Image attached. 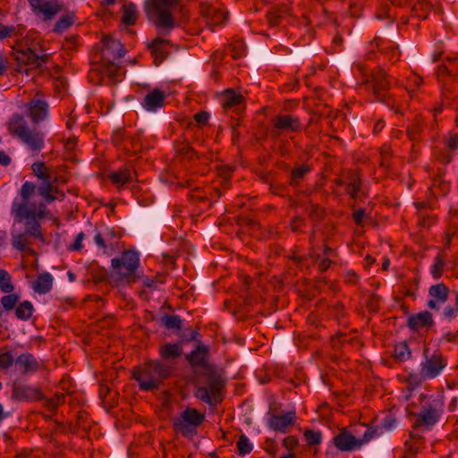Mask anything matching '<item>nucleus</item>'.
Wrapping results in <instances>:
<instances>
[{
	"instance_id": "4d7b16f0",
	"label": "nucleus",
	"mask_w": 458,
	"mask_h": 458,
	"mask_svg": "<svg viewBox=\"0 0 458 458\" xmlns=\"http://www.w3.org/2000/svg\"><path fill=\"white\" fill-rule=\"evenodd\" d=\"M396 425V420L395 418L391 414H386L382 421V428L387 431L392 430L394 428H395Z\"/></svg>"
},
{
	"instance_id": "e433bc0d",
	"label": "nucleus",
	"mask_w": 458,
	"mask_h": 458,
	"mask_svg": "<svg viewBox=\"0 0 458 458\" xmlns=\"http://www.w3.org/2000/svg\"><path fill=\"white\" fill-rule=\"evenodd\" d=\"M75 21V17L73 14H66L59 19V21L55 23L53 32L56 34H62L65 30H67L72 25H73Z\"/></svg>"
},
{
	"instance_id": "412c9836",
	"label": "nucleus",
	"mask_w": 458,
	"mask_h": 458,
	"mask_svg": "<svg viewBox=\"0 0 458 458\" xmlns=\"http://www.w3.org/2000/svg\"><path fill=\"white\" fill-rule=\"evenodd\" d=\"M47 55H38L30 48L18 51L15 56L19 65H29L31 68H38L46 62Z\"/></svg>"
},
{
	"instance_id": "f03ea898",
	"label": "nucleus",
	"mask_w": 458,
	"mask_h": 458,
	"mask_svg": "<svg viewBox=\"0 0 458 458\" xmlns=\"http://www.w3.org/2000/svg\"><path fill=\"white\" fill-rule=\"evenodd\" d=\"M173 366L159 361L149 360L133 369V378L142 391H153L160 387L171 377Z\"/></svg>"
},
{
	"instance_id": "423d86ee",
	"label": "nucleus",
	"mask_w": 458,
	"mask_h": 458,
	"mask_svg": "<svg viewBox=\"0 0 458 458\" xmlns=\"http://www.w3.org/2000/svg\"><path fill=\"white\" fill-rule=\"evenodd\" d=\"M11 235L13 247L20 251H27L29 253H34L29 247L31 244L32 239L42 242L45 241L41 233L40 224L36 219L25 222H19L18 220L13 222Z\"/></svg>"
},
{
	"instance_id": "a878e982",
	"label": "nucleus",
	"mask_w": 458,
	"mask_h": 458,
	"mask_svg": "<svg viewBox=\"0 0 458 458\" xmlns=\"http://www.w3.org/2000/svg\"><path fill=\"white\" fill-rule=\"evenodd\" d=\"M27 114L34 123L44 120L47 114V104L40 99H32L29 104Z\"/></svg>"
},
{
	"instance_id": "1a4fd4ad",
	"label": "nucleus",
	"mask_w": 458,
	"mask_h": 458,
	"mask_svg": "<svg viewBox=\"0 0 458 458\" xmlns=\"http://www.w3.org/2000/svg\"><path fill=\"white\" fill-rule=\"evenodd\" d=\"M446 366L447 360L440 351L431 352L428 347H424L420 369L426 376V378L430 380L437 377Z\"/></svg>"
},
{
	"instance_id": "680f3d73",
	"label": "nucleus",
	"mask_w": 458,
	"mask_h": 458,
	"mask_svg": "<svg viewBox=\"0 0 458 458\" xmlns=\"http://www.w3.org/2000/svg\"><path fill=\"white\" fill-rule=\"evenodd\" d=\"M298 443V439L294 436H289L284 439L283 445L288 450H293Z\"/></svg>"
},
{
	"instance_id": "bf43d9fd",
	"label": "nucleus",
	"mask_w": 458,
	"mask_h": 458,
	"mask_svg": "<svg viewBox=\"0 0 458 458\" xmlns=\"http://www.w3.org/2000/svg\"><path fill=\"white\" fill-rule=\"evenodd\" d=\"M305 221L301 216H294L290 222V229L293 232H300L301 228L304 225Z\"/></svg>"
},
{
	"instance_id": "e2e57ef3",
	"label": "nucleus",
	"mask_w": 458,
	"mask_h": 458,
	"mask_svg": "<svg viewBox=\"0 0 458 458\" xmlns=\"http://www.w3.org/2000/svg\"><path fill=\"white\" fill-rule=\"evenodd\" d=\"M209 119V114L207 112H199L194 114V120L199 125H205Z\"/></svg>"
},
{
	"instance_id": "a211bd4d",
	"label": "nucleus",
	"mask_w": 458,
	"mask_h": 458,
	"mask_svg": "<svg viewBox=\"0 0 458 458\" xmlns=\"http://www.w3.org/2000/svg\"><path fill=\"white\" fill-rule=\"evenodd\" d=\"M200 13L209 26L223 24L228 18V12H223L208 2L200 4Z\"/></svg>"
},
{
	"instance_id": "69168bd1",
	"label": "nucleus",
	"mask_w": 458,
	"mask_h": 458,
	"mask_svg": "<svg viewBox=\"0 0 458 458\" xmlns=\"http://www.w3.org/2000/svg\"><path fill=\"white\" fill-rule=\"evenodd\" d=\"M453 70L450 69L446 64L439 65L437 70V77L440 80L445 74H452Z\"/></svg>"
},
{
	"instance_id": "79ce46f5",
	"label": "nucleus",
	"mask_w": 458,
	"mask_h": 458,
	"mask_svg": "<svg viewBox=\"0 0 458 458\" xmlns=\"http://www.w3.org/2000/svg\"><path fill=\"white\" fill-rule=\"evenodd\" d=\"M161 322L169 330H179L182 327V320L178 315H165L161 318Z\"/></svg>"
},
{
	"instance_id": "72a5a7b5",
	"label": "nucleus",
	"mask_w": 458,
	"mask_h": 458,
	"mask_svg": "<svg viewBox=\"0 0 458 458\" xmlns=\"http://www.w3.org/2000/svg\"><path fill=\"white\" fill-rule=\"evenodd\" d=\"M449 289L443 284H437L430 286L428 294L431 298L438 301L439 303H445L448 299Z\"/></svg>"
},
{
	"instance_id": "a18cd8bd",
	"label": "nucleus",
	"mask_w": 458,
	"mask_h": 458,
	"mask_svg": "<svg viewBox=\"0 0 458 458\" xmlns=\"http://www.w3.org/2000/svg\"><path fill=\"white\" fill-rule=\"evenodd\" d=\"M237 448L239 454L245 455L252 451L253 445L250 442V439L247 437V436L242 434L240 436L239 440L237 441Z\"/></svg>"
},
{
	"instance_id": "393cba45",
	"label": "nucleus",
	"mask_w": 458,
	"mask_h": 458,
	"mask_svg": "<svg viewBox=\"0 0 458 458\" xmlns=\"http://www.w3.org/2000/svg\"><path fill=\"white\" fill-rule=\"evenodd\" d=\"M16 369L22 373H33L38 368L37 360L30 353H22L18 356L14 362Z\"/></svg>"
},
{
	"instance_id": "cd10ccee",
	"label": "nucleus",
	"mask_w": 458,
	"mask_h": 458,
	"mask_svg": "<svg viewBox=\"0 0 458 458\" xmlns=\"http://www.w3.org/2000/svg\"><path fill=\"white\" fill-rule=\"evenodd\" d=\"M159 354L165 360H174L182 354V348L180 344L166 343L160 346Z\"/></svg>"
},
{
	"instance_id": "dca6fc26",
	"label": "nucleus",
	"mask_w": 458,
	"mask_h": 458,
	"mask_svg": "<svg viewBox=\"0 0 458 458\" xmlns=\"http://www.w3.org/2000/svg\"><path fill=\"white\" fill-rule=\"evenodd\" d=\"M33 13L43 21H52L63 9L62 3L54 0H28Z\"/></svg>"
},
{
	"instance_id": "5fc2aeb1",
	"label": "nucleus",
	"mask_w": 458,
	"mask_h": 458,
	"mask_svg": "<svg viewBox=\"0 0 458 458\" xmlns=\"http://www.w3.org/2000/svg\"><path fill=\"white\" fill-rule=\"evenodd\" d=\"M15 362V360L11 352H4L0 354V368L1 369H8L13 363Z\"/></svg>"
},
{
	"instance_id": "c9c22d12",
	"label": "nucleus",
	"mask_w": 458,
	"mask_h": 458,
	"mask_svg": "<svg viewBox=\"0 0 458 458\" xmlns=\"http://www.w3.org/2000/svg\"><path fill=\"white\" fill-rule=\"evenodd\" d=\"M449 184L442 178L437 177L433 184L428 188L429 192L435 197L445 196L449 191Z\"/></svg>"
},
{
	"instance_id": "9b49d317",
	"label": "nucleus",
	"mask_w": 458,
	"mask_h": 458,
	"mask_svg": "<svg viewBox=\"0 0 458 458\" xmlns=\"http://www.w3.org/2000/svg\"><path fill=\"white\" fill-rule=\"evenodd\" d=\"M120 234L114 228L102 227L97 228L93 237V242L97 247L98 254L111 256L118 247Z\"/></svg>"
},
{
	"instance_id": "f3484780",
	"label": "nucleus",
	"mask_w": 458,
	"mask_h": 458,
	"mask_svg": "<svg viewBox=\"0 0 458 458\" xmlns=\"http://www.w3.org/2000/svg\"><path fill=\"white\" fill-rule=\"evenodd\" d=\"M371 50L365 55V60H370L372 58V52L374 48H377L383 55H385L388 60L392 63L398 61L400 57V51L395 43L390 40H385L378 37H376L372 42H370Z\"/></svg>"
},
{
	"instance_id": "5701e85b",
	"label": "nucleus",
	"mask_w": 458,
	"mask_h": 458,
	"mask_svg": "<svg viewBox=\"0 0 458 458\" xmlns=\"http://www.w3.org/2000/svg\"><path fill=\"white\" fill-rule=\"evenodd\" d=\"M165 94L158 89H153L144 98L142 106L149 112H156L165 104Z\"/></svg>"
},
{
	"instance_id": "473e14b6",
	"label": "nucleus",
	"mask_w": 458,
	"mask_h": 458,
	"mask_svg": "<svg viewBox=\"0 0 458 458\" xmlns=\"http://www.w3.org/2000/svg\"><path fill=\"white\" fill-rule=\"evenodd\" d=\"M134 174L135 172L131 171L128 168H124L112 173L109 177L113 183L120 187L122 185L131 182L132 181Z\"/></svg>"
},
{
	"instance_id": "de8ad7c7",
	"label": "nucleus",
	"mask_w": 458,
	"mask_h": 458,
	"mask_svg": "<svg viewBox=\"0 0 458 458\" xmlns=\"http://www.w3.org/2000/svg\"><path fill=\"white\" fill-rule=\"evenodd\" d=\"M20 300L16 293H9L1 298V304L5 310H12Z\"/></svg>"
},
{
	"instance_id": "864d4df0",
	"label": "nucleus",
	"mask_w": 458,
	"mask_h": 458,
	"mask_svg": "<svg viewBox=\"0 0 458 458\" xmlns=\"http://www.w3.org/2000/svg\"><path fill=\"white\" fill-rule=\"evenodd\" d=\"M35 191V185L32 182H26L21 191L22 199H30V197Z\"/></svg>"
},
{
	"instance_id": "f8f14e48",
	"label": "nucleus",
	"mask_w": 458,
	"mask_h": 458,
	"mask_svg": "<svg viewBox=\"0 0 458 458\" xmlns=\"http://www.w3.org/2000/svg\"><path fill=\"white\" fill-rule=\"evenodd\" d=\"M45 206L43 203H32L30 199H21V202H13L12 212L14 215L13 222H24L23 220H32L42 218L44 216Z\"/></svg>"
},
{
	"instance_id": "c03bdc74",
	"label": "nucleus",
	"mask_w": 458,
	"mask_h": 458,
	"mask_svg": "<svg viewBox=\"0 0 458 458\" xmlns=\"http://www.w3.org/2000/svg\"><path fill=\"white\" fill-rule=\"evenodd\" d=\"M14 286L11 282L10 274L4 270L0 269V290L3 293H10L13 291Z\"/></svg>"
},
{
	"instance_id": "39448f33",
	"label": "nucleus",
	"mask_w": 458,
	"mask_h": 458,
	"mask_svg": "<svg viewBox=\"0 0 458 458\" xmlns=\"http://www.w3.org/2000/svg\"><path fill=\"white\" fill-rule=\"evenodd\" d=\"M352 71L358 72L363 80L360 85L365 86L366 89L372 93L375 99L379 102H386L391 108H394V105L391 106V99L386 100L387 92L389 89V81L387 74L382 70L369 72L368 67L361 62H357L352 65Z\"/></svg>"
},
{
	"instance_id": "aec40b11",
	"label": "nucleus",
	"mask_w": 458,
	"mask_h": 458,
	"mask_svg": "<svg viewBox=\"0 0 458 458\" xmlns=\"http://www.w3.org/2000/svg\"><path fill=\"white\" fill-rule=\"evenodd\" d=\"M41 398L40 392L30 386L21 383H13L12 389V399L19 402L31 401Z\"/></svg>"
},
{
	"instance_id": "6ab92c4d",
	"label": "nucleus",
	"mask_w": 458,
	"mask_h": 458,
	"mask_svg": "<svg viewBox=\"0 0 458 458\" xmlns=\"http://www.w3.org/2000/svg\"><path fill=\"white\" fill-rule=\"evenodd\" d=\"M296 420L294 411H290L282 415H272L268 420V427L277 432L285 433Z\"/></svg>"
},
{
	"instance_id": "6e6d98bb",
	"label": "nucleus",
	"mask_w": 458,
	"mask_h": 458,
	"mask_svg": "<svg viewBox=\"0 0 458 458\" xmlns=\"http://www.w3.org/2000/svg\"><path fill=\"white\" fill-rule=\"evenodd\" d=\"M232 52V56L234 59L241 58L244 54V49L242 42H236L229 47Z\"/></svg>"
},
{
	"instance_id": "ddd939ff",
	"label": "nucleus",
	"mask_w": 458,
	"mask_h": 458,
	"mask_svg": "<svg viewBox=\"0 0 458 458\" xmlns=\"http://www.w3.org/2000/svg\"><path fill=\"white\" fill-rule=\"evenodd\" d=\"M272 125L273 130L271 132L275 137L298 133L303 129L300 118L291 114H280L276 115L272 121Z\"/></svg>"
},
{
	"instance_id": "4c0bfd02",
	"label": "nucleus",
	"mask_w": 458,
	"mask_h": 458,
	"mask_svg": "<svg viewBox=\"0 0 458 458\" xmlns=\"http://www.w3.org/2000/svg\"><path fill=\"white\" fill-rule=\"evenodd\" d=\"M33 310L31 302L24 301L16 308L15 314L19 319L27 320L32 316Z\"/></svg>"
},
{
	"instance_id": "603ef678",
	"label": "nucleus",
	"mask_w": 458,
	"mask_h": 458,
	"mask_svg": "<svg viewBox=\"0 0 458 458\" xmlns=\"http://www.w3.org/2000/svg\"><path fill=\"white\" fill-rule=\"evenodd\" d=\"M458 314V294H456L455 302L454 305L446 306L443 310L445 318L452 320L456 318Z\"/></svg>"
},
{
	"instance_id": "20e7f679",
	"label": "nucleus",
	"mask_w": 458,
	"mask_h": 458,
	"mask_svg": "<svg viewBox=\"0 0 458 458\" xmlns=\"http://www.w3.org/2000/svg\"><path fill=\"white\" fill-rule=\"evenodd\" d=\"M443 407L444 403L441 399L432 395L425 398L420 411L413 415L414 421L411 437L415 440H421L422 433L430 430L439 420Z\"/></svg>"
},
{
	"instance_id": "774afa93",
	"label": "nucleus",
	"mask_w": 458,
	"mask_h": 458,
	"mask_svg": "<svg viewBox=\"0 0 458 458\" xmlns=\"http://www.w3.org/2000/svg\"><path fill=\"white\" fill-rule=\"evenodd\" d=\"M409 86L410 87H415V88H419L420 85L423 84V80L421 77H420L419 75L417 74H414L412 76H411L409 78Z\"/></svg>"
},
{
	"instance_id": "c85d7f7f",
	"label": "nucleus",
	"mask_w": 458,
	"mask_h": 458,
	"mask_svg": "<svg viewBox=\"0 0 458 458\" xmlns=\"http://www.w3.org/2000/svg\"><path fill=\"white\" fill-rule=\"evenodd\" d=\"M165 44H168V40L161 38H157L148 44V47L152 50L154 62L157 65L160 64L166 57V52L163 48Z\"/></svg>"
},
{
	"instance_id": "2eb2a0df",
	"label": "nucleus",
	"mask_w": 458,
	"mask_h": 458,
	"mask_svg": "<svg viewBox=\"0 0 458 458\" xmlns=\"http://www.w3.org/2000/svg\"><path fill=\"white\" fill-rule=\"evenodd\" d=\"M139 263L138 253L134 250H126L120 258L112 259V268L121 277H129L135 273Z\"/></svg>"
},
{
	"instance_id": "4468645a",
	"label": "nucleus",
	"mask_w": 458,
	"mask_h": 458,
	"mask_svg": "<svg viewBox=\"0 0 458 458\" xmlns=\"http://www.w3.org/2000/svg\"><path fill=\"white\" fill-rule=\"evenodd\" d=\"M223 387V379L219 376L211 375L208 377L206 386L197 388L196 396L208 404L216 405L221 401L220 392Z\"/></svg>"
},
{
	"instance_id": "052dcab7",
	"label": "nucleus",
	"mask_w": 458,
	"mask_h": 458,
	"mask_svg": "<svg viewBox=\"0 0 458 458\" xmlns=\"http://www.w3.org/2000/svg\"><path fill=\"white\" fill-rule=\"evenodd\" d=\"M445 145L451 150L458 148V134H453L445 138Z\"/></svg>"
},
{
	"instance_id": "49530a36",
	"label": "nucleus",
	"mask_w": 458,
	"mask_h": 458,
	"mask_svg": "<svg viewBox=\"0 0 458 458\" xmlns=\"http://www.w3.org/2000/svg\"><path fill=\"white\" fill-rule=\"evenodd\" d=\"M425 380H429L426 378V376L423 375V372L420 369L419 373H410L406 377V382L409 386L415 388L420 386Z\"/></svg>"
},
{
	"instance_id": "09e8293b",
	"label": "nucleus",
	"mask_w": 458,
	"mask_h": 458,
	"mask_svg": "<svg viewBox=\"0 0 458 458\" xmlns=\"http://www.w3.org/2000/svg\"><path fill=\"white\" fill-rule=\"evenodd\" d=\"M206 352L204 348L198 347L189 356V360L193 365H201L205 361Z\"/></svg>"
},
{
	"instance_id": "58836bf2",
	"label": "nucleus",
	"mask_w": 458,
	"mask_h": 458,
	"mask_svg": "<svg viewBox=\"0 0 458 458\" xmlns=\"http://www.w3.org/2000/svg\"><path fill=\"white\" fill-rule=\"evenodd\" d=\"M394 357L399 361H404L410 359L411 351L408 344L405 342L397 344L394 349Z\"/></svg>"
},
{
	"instance_id": "2f4dec72",
	"label": "nucleus",
	"mask_w": 458,
	"mask_h": 458,
	"mask_svg": "<svg viewBox=\"0 0 458 458\" xmlns=\"http://www.w3.org/2000/svg\"><path fill=\"white\" fill-rule=\"evenodd\" d=\"M55 180V176H50L49 178H46L43 180L42 184L38 187V193L47 201H53L56 199L52 193L57 192L55 186L54 185V182Z\"/></svg>"
},
{
	"instance_id": "8fccbe9b",
	"label": "nucleus",
	"mask_w": 458,
	"mask_h": 458,
	"mask_svg": "<svg viewBox=\"0 0 458 458\" xmlns=\"http://www.w3.org/2000/svg\"><path fill=\"white\" fill-rule=\"evenodd\" d=\"M32 170L35 175L41 180H44L46 178L47 179L50 176H52V174L49 173L48 169L43 162L34 163L32 165Z\"/></svg>"
},
{
	"instance_id": "9d476101",
	"label": "nucleus",
	"mask_w": 458,
	"mask_h": 458,
	"mask_svg": "<svg viewBox=\"0 0 458 458\" xmlns=\"http://www.w3.org/2000/svg\"><path fill=\"white\" fill-rule=\"evenodd\" d=\"M376 436V430L368 428L363 434L362 438H356L346 429H342L333 437V443L335 447L342 452H351L360 449L361 446L369 442Z\"/></svg>"
},
{
	"instance_id": "338daca9",
	"label": "nucleus",
	"mask_w": 458,
	"mask_h": 458,
	"mask_svg": "<svg viewBox=\"0 0 458 458\" xmlns=\"http://www.w3.org/2000/svg\"><path fill=\"white\" fill-rule=\"evenodd\" d=\"M123 137H124L123 131V130H117V131H114V133L112 135V141L115 145H121L122 142H123Z\"/></svg>"
},
{
	"instance_id": "0eeeda50",
	"label": "nucleus",
	"mask_w": 458,
	"mask_h": 458,
	"mask_svg": "<svg viewBox=\"0 0 458 458\" xmlns=\"http://www.w3.org/2000/svg\"><path fill=\"white\" fill-rule=\"evenodd\" d=\"M9 131L25 143L30 150H40L44 146L43 135L37 131H30L21 114L13 115L9 123Z\"/></svg>"
},
{
	"instance_id": "f704fd0d",
	"label": "nucleus",
	"mask_w": 458,
	"mask_h": 458,
	"mask_svg": "<svg viewBox=\"0 0 458 458\" xmlns=\"http://www.w3.org/2000/svg\"><path fill=\"white\" fill-rule=\"evenodd\" d=\"M288 7L286 4L274 6L267 13V21L270 26L275 27L280 23V20L284 14L287 13Z\"/></svg>"
},
{
	"instance_id": "b1692460",
	"label": "nucleus",
	"mask_w": 458,
	"mask_h": 458,
	"mask_svg": "<svg viewBox=\"0 0 458 458\" xmlns=\"http://www.w3.org/2000/svg\"><path fill=\"white\" fill-rule=\"evenodd\" d=\"M407 325L410 329L418 331L434 325L432 314L429 311H422L409 317Z\"/></svg>"
},
{
	"instance_id": "f257e3e1",
	"label": "nucleus",
	"mask_w": 458,
	"mask_h": 458,
	"mask_svg": "<svg viewBox=\"0 0 458 458\" xmlns=\"http://www.w3.org/2000/svg\"><path fill=\"white\" fill-rule=\"evenodd\" d=\"M125 54L126 50L119 40L109 35H102L99 42L91 49L88 81L98 85L106 77L113 83L121 81L126 73L120 64Z\"/></svg>"
},
{
	"instance_id": "37998d69",
	"label": "nucleus",
	"mask_w": 458,
	"mask_h": 458,
	"mask_svg": "<svg viewBox=\"0 0 458 458\" xmlns=\"http://www.w3.org/2000/svg\"><path fill=\"white\" fill-rule=\"evenodd\" d=\"M88 270H89L92 280L95 283L101 282L106 278V270L102 267H98L95 263H91L89 266H88Z\"/></svg>"
},
{
	"instance_id": "7ed1b4c3",
	"label": "nucleus",
	"mask_w": 458,
	"mask_h": 458,
	"mask_svg": "<svg viewBox=\"0 0 458 458\" xmlns=\"http://www.w3.org/2000/svg\"><path fill=\"white\" fill-rule=\"evenodd\" d=\"M179 4L180 0H146L144 8L148 21L163 30L162 34L168 35L175 27L174 13Z\"/></svg>"
},
{
	"instance_id": "bb28decb",
	"label": "nucleus",
	"mask_w": 458,
	"mask_h": 458,
	"mask_svg": "<svg viewBox=\"0 0 458 458\" xmlns=\"http://www.w3.org/2000/svg\"><path fill=\"white\" fill-rule=\"evenodd\" d=\"M360 180L359 174L357 172H351L347 174L346 177L339 179L337 183L339 185H344L347 193L352 199H356L358 197V192L360 191Z\"/></svg>"
},
{
	"instance_id": "3c124183",
	"label": "nucleus",
	"mask_w": 458,
	"mask_h": 458,
	"mask_svg": "<svg viewBox=\"0 0 458 458\" xmlns=\"http://www.w3.org/2000/svg\"><path fill=\"white\" fill-rule=\"evenodd\" d=\"M305 440L310 445H317L321 443L322 434L320 431L307 429L304 432Z\"/></svg>"
},
{
	"instance_id": "c756f323",
	"label": "nucleus",
	"mask_w": 458,
	"mask_h": 458,
	"mask_svg": "<svg viewBox=\"0 0 458 458\" xmlns=\"http://www.w3.org/2000/svg\"><path fill=\"white\" fill-rule=\"evenodd\" d=\"M53 285V277L49 273H43L39 275L37 280L33 283V290L39 293L45 294L48 293Z\"/></svg>"
},
{
	"instance_id": "6e6552de",
	"label": "nucleus",
	"mask_w": 458,
	"mask_h": 458,
	"mask_svg": "<svg viewBox=\"0 0 458 458\" xmlns=\"http://www.w3.org/2000/svg\"><path fill=\"white\" fill-rule=\"evenodd\" d=\"M205 416L194 408H186L173 420V426L177 433L183 437L196 434L198 427L203 422Z\"/></svg>"
},
{
	"instance_id": "7c9ffc66",
	"label": "nucleus",
	"mask_w": 458,
	"mask_h": 458,
	"mask_svg": "<svg viewBox=\"0 0 458 458\" xmlns=\"http://www.w3.org/2000/svg\"><path fill=\"white\" fill-rule=\"evenodd\" d=\"M138 19V12L133 3H126L122 7V22L125 26H132Z\"/></svg>"
},
{
	"instance_id": "0e129e2a",
	"label": "nucleus",
	"mask_w": 458,
	"mask_h": 458,
	"mask_svg": "<svg viewBox=\"0 0 458 458\" xmlns=\"http://www.w3.org/2000/svg\"><path fill=\"white\" fill-rule=\"evenodd\" d=\"M352 217L357 225H361L365 217V210L363 208L355 210L352 214Z\"/></svg>"
},
{
	"instance_id": "13d9d810",
	"label": "nucleus",
	"mask_w": 458,
	"mask_h": 458,
	"mask_svg": "<svg viewBox=\"0 0 458 458\" xmlns=\"http://www.w3.org/2000/svg\"><path fill=\"white\" fill-rule=\"evenodd\" d=\"M443 267H444V262L439 258H437L436 259V262L433 265L432 270H431L434 278H436V279L440 278V276L442 275Z\"/></svg>"
},
{
	"instance_id": "ea45409f",
	"label": "nucleus",
	"mask_w": 458,
	"mask_h": 458,
	"mask_svg": "<svg viewBox=\"0 0 458 458\" xmlns=\"http://www.w3.org/2000/svg\"><path fill=\"white\" fill-rule=\"evenodd\" d=\"M310 172V167L307 165H301L297 167H294L292 170L291 174V184L297 185L299 182L304 178V176Z\"/></svg>"
},
{
	"instance_id": "a19ab883",
	"label": "nucleus",
	"mask_w": 458,
	"mask_h": 458,
	"mask_svg": "<svg viewBox=\"0 0 458 458\" xmlns=\"http://www.w3.org/2000/svg\"><path fill=\"white\" fill-rule=\"evenodd\" d=\"M423 130V122L420 119H416L407 128V135L411 141L418 140Z\"/></svg>"
},
{
	"instance_id": "4be33fe9",
	"label": "nucleus",
	"mask_w": 458,
	"mask_h": 458,
	"mask_svg": "<svg viewBox=\"0 0 458 458\" xmlns=\"http://www.w3.org/2000/svg\"><path fill=\"white\" fill-rule=\"evenodd\" d=\"M242 102L243 97L242 94L232 89L225 90L221 96V105L225 112L240 110Z\"/></svg>"
}]
</instances>
